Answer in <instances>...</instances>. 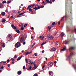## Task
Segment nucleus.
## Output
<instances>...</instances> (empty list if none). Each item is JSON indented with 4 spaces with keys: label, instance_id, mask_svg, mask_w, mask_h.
I'll return each mask as SVG.
<instances>
[{
    "label": "nucleus",
    "instance_id": "1",
    "mask_svg": "<svg viewBox=\"0 0 76 76\" xmlns=\"http://www.w3.org/2000/svg\"><path fill=\"white\" fill-rule=\"evenodd\" d=\"M20 43H19V42H17L15 45V47H16V48H19V47L20 46Z\"/></svg>",
    "mask_w": 76,
    "mask_h": 76
},
{
    "label": "nucleus",
    "instance_id": "2",
    "mask_svg": "<svg viewBox=\"0 0 76 76\" xmlns=\"http://www.w3.org/2000/svg\"><path fill=\"white\" fill-rule=\"evenodd\" d=\"M70 14L71 15V16L69 17V19L71 22H72V19H73V18H72V12H70Z\"/></svg>",
    "mask_w": 76,
    "mask_h": 76
},
{
    "label": "nucleus",
    "instance_id": "3",
    "mask_svg": "<svg viewBox=\"0 0 76 76\" xmlns=\"http://www.w3.org/2000/svg\"><path fill=\"white\" fill-rule=\"evenodd\" d=\"M76 48V47L75 46H69V50H75Z\"/></svg>",
    "mask_w": 76,
    "mask_h": 76
},
{
    "label": "nucleus",
    "instance_id": "4",
    "mask_svg": "<svg viewBox=\"0 0 76 76\" xmlns=\"http://www.w3.org/2000/svg\"><path fill=\"white\" fill-rule=\"evenodd\" d=\"M47 38H48L49 40H50V39H52L54 38V37L53 36H51L50 35V34H48L47 37Z\"/></svg>",
    "mask_w": 76,
    "mask_h": 76
},
{
    "label": "nucleus",
    "instance_id": "5",
    "mask_svg": "<svg viewBox=\"0 0 76 76\" xmlns=\"http://www.w3.org/2000/svg\"><path fill=\"white\" fill-rule=\"evenodd\" d=\"M64 43L65 44H68L69 43V41L65 40L64 41Z\"/></svg>",
    "mask_w": 76,
    "mask_h": 76
},
{
    "label": "nucleus",
    "instance_id": "6",
    "mask_svg": "<svg viewBox=\"0 0 76 76\" xmlns=\"http://www.w3.org/2000/svg\"><path fill=\"white\" fill-rule=\"evenodd\" d=\"M73 55H74V53H73V52L70 53V56L69 57V59H70V58H71V57H72V56H73Z\"/></svg>",
    "mask_w": 76,
    "mask_h": 76
},
{
    "label": "nucleus",
    "instance_id": "7",
    "mask_svg": "<svg viewBox=\"0 0 76 76\" xmlns=\"http://www.w3.org/2000/svg\"><path fill=\"white\" fill-rule=\"evenodd\" d=\"M53 62H51L50 63H49V67H52L53 65Z\"/></svg>",
    "mask_w": 76,
    "mask_h": 76
},
{
    "label": "nucleus",
    "instance_id": "8",
    "mask_svg": "<svg viewBox=\"0 0 76 76\" xmlns=\"http://www.w3.org/2000/svg\"><path fill=\"white\" fill-rule=\"evenodd\" d=\"M64 47L61 50V51H65L66 50V47L64 46Z\"/></svg>",
    "mask_w": 76,
    "mask_h": 76
},
{
    "label": "nucleus",
    "instance_id": "9",
    "mask_svg": "<svg viewBox=\"0 0 76 76\" xmlns=\"http://www.w3.org/2000/svg\"><path fill=\"white\" fill-rule=\"evenodd\" d=\"M56 49L55 48H53L51 49L50 51H56Z\"/></svg>",
    "mask_w": 76,
    "mask_h": 76
},
{
    "label": "nucleus",
    "instance_id": "10",
    "mask_svg": "<svg viewBox=\"0 0 76 76\" xmlns=\"http://www.w3.org/2000/svg\"><path fill=\"white\" fill-rule=\"evenodd\" d=\"M47 3H50V4H52V2L51 1H49V0H46Z\"/></svg>",
    "mask_w": 76,
    "mask_h": 76
},
{
    "label": "nucleus",
    "instance_id": "11",
    "mask_svg": "<svg viewBox=\"0 0 76 76\" xmlns=\"http://www.w3.org/2000/svg\"><path fill=\"white\" fill-rule=\"evenodd\" d=\"M15 32H17V33H18V34H20V31H19V30H17V29H16L15 30Z\"/></svg>",
    "mask_w": 76,
    "mask_h": 76
},
{
    "label": "nucleus",
    "instance_id": "12",
    "mask_svg": "<svg viewBox=\"0 0 76 76\" xmlns=\"http://www.w3.org/2000/svg\"><path fill=\"white\" fill-rule=\"evenodd\" d=\"M46 1H43L42 3H43V4H44V5H45L46 4H47V2Z\"/></svg>",
    "mask_w": 76,
    "mask_h": 76
},
{
    "label": "nucleus",
    "instance_id": "13",
    "mask_svg": "<svg viewBox=\"0 0 76 76\" xmlns=\"http://www.w3.org/2000/svg\"><path fill=\"white\" fill-rule=\"evenodd\" d=\"M18 75H20L21 74H22V71H19L18 72Z\"/></svg>",
    "mask_w": 76,
    "mask_h": 76
},
{
    "label": "nucleus",
    "instance_id": "14",
    "mask_svg": "<svg viewBox=\"0 0 76 76\" xmlns=\"http://www.w3.org/2000/svg\"><path fill=\"white\" fill-rule=\"evenodd\" d=\"M31 53H32V51L27 52L26 53V55H28V54H30Z\"/></svg>",
    "mask_w": 76,
    "mask_h": 76
},
{
    "label": "nucleus",
    "instance_id": "15",
    "mask_svg": "<svg viewBox=\"0 0 76 76\" xmlns=\"http://www.w3.org/2000/svg\"><path fill=\"white\" fill-rule=\"evenodd\" d=\"M51 73H53V72L51 71H49V75L50 76L51 75Z\"/></svg>",
    "mask_w": 76,
    "mask_h": 76
},
{
    "label": "nucleus",
    "instance_id": "16",
    "mask_svg": "<svg viewBox=\"0 0 76 76\" xmlns=\"http://www.w3.org/2000/svg\"><path fill=\"white\" fill-rule=\"evenodd\" d=\"M24 39V38L23 37H21L20 39V42H22L23 40Z\"/></svg>",
    "mask_w": 76,
    "mask_h": 76
},
{
    "label": "nucleus",
    "instance_id": "17",
    "mask_svg": "<svg viewBox=\"0 0 76 76\" xmlns=\"http://www.w3.org/2000/svg\"><path fill=\"white\" fill-rule=\"evenodd\" d=\"M2 16H4L6 15V13L4 12H3L1 13Z\"/></svg>",
    "mask_w": 76,
    "mask_h": 76
},
{
    "label": "nucleus",
    "instance_id": "18",
    "mask_svg": "<svg viewBox=\"0 0 76 76\" xmlns=\"http://www.w3.org/2000/svg\"><path fill=\"white\" fill-rule=\"evenodd\" d=\"M3 4H0V8H3Z\"/></svg>",
    "mask_w": 76,
    "mask_h": 76
},
{
    "label": "nucleus",
    "instance_id": "19",
    "mask_svg": "<svg viewBox=\"0 0 76 76\" xmlns=\"http://www.w3.org/2000/svg\"><path fill=\"white\" fill-rule=\"evenodd\" d=\"M39 38H41L42 40H43V39H44V36L42 37L41 36H40L39 37Z\"/></svg>",
    "mask_w": 76,
    "mask_h": 76
},
{
    "label": "nucleus",
    "instance_id": "20",
    "mask_svg": "<svg viewBox=\"0 0 76 76\" xmlns=\"http://www.w3.org/2000/svg\"><path fill=\"white\" fill-rule=\"evenodd\" d=\"M54 37H55V38H57V37H58V35H57V34H54Z\"/></svg>",
    "mask_w": 76,
    "mask_h": 76
},
{
    "label": "nucleus",
    "instance_id": "21",
    "mask_svg": "<svg viewBox=\"0 0 76 76\" xmlns=\"http://www.w3.org/2000/svg\"><path fill=\"white\" fill-rule=\"evenodd\" d=\"M37 67H38V66H34L33 67V70H35V69H36Z\"/></svg>",
    "mask_w": 76,
    "mask_h": 76
},
{
    "label": "nucleus",
    "instance_id": "22",
    "mask_svg": "<svg viewBox=\"0 0 76 76\" xmlns=\"http://www.w3.org/2000/svg\"><path fill=\"white\" fill-rule=\"evenodd\" d=\"M64 17L65 18L66 20H67V14H66V13L65 15L64 16Z\"/></svg>",
    "mask_w": 76,
    "mask_h": 76
},
{
    "label": "nucleus",
    "instance_id": "23",
    "mask_svg": "<svg viewBox=\"0 0 76 76\" xmlns=\"http://www.w3.org/2000/svg\"><path fill=\"white\" fill-rule=\"evenodd\" d=\"M32 68V66H30L28 68H27V69L28 70H29V69H31Z\"/></svg>",
    "mask_w": 76,
    "mask_h": 76
},
{
    "label": "nucleus",
    "instance_id": "24",
    "mask_svg": "<svg viewBox=\"0 0 76 76\" xmlns=\"http://www.w3.org/2000/svg\"><path fill=\"white\" fill-rule=\"evenodd\" d=\"M8 37L9 38H11L12 37V35H11V34H9L8 35Z\"/></svg>",
    "mask_w": 76,
    "mask_h": 76
},
{
    "label": "nucleus",
    "instance_id": "25",
    "mask_svg": "<svg viewBox=\"0 0 76 76\" xmlns=\"http://www.w3.org/2000/svg\"><path fill=\"white\" fill-rule=\"evenodd\" d=\"M28 63H28V64H30V63H31V60H28Z\"/></svg>",
    "mask_w": 76,
    "mask_h": 76
},
{
    "label": "nucleus",
    "instance_id": "26",
    "mask_svg": "<svg viewBox=\"0 0 76 76\" xmlns=\"http://www.w3.org/2000/svg\"><path fill=\"white\" fill-rule=\"evenodd\" d=\"M73 41L74 42H75V40H73V39H71L69 40V41Z\"/></svg>",
    "mask_w": 76,
    "mask_h": 76
},
{
    "label": "nucleus",
    "instance_id": "27",
    "mask_svg": "<svg viewBox=\"0 0 76 76\" xmlns=\"http://www.w3.org/2000/svg\"><path fill=\"white\" fill-rule=\"evenodd\" d=\"M60 35H61V37H64V34H63V33H61V34Z\"/></svg>",
    "mask_w": 76,
    "mask_h": 76
},
{
    "label": "nucleus",
    "instance_id": "28",
    "mask_svg": "<svg viewBox=\"0 0 76 76\" xmlns=\"http://www.w3.org/2000/svg\"><path fill=\"white\" fill-rule=\"evenodd\" d=\"M26 13V12H24L23 13H21V14H19V15H23V14H24V13Z\"/></svg>",
    "mask_w": 76,
    "mask_h": 76
},
{
    "label": "nucleus",
    "instance_id": "29",
    "mask_svg": "<svg viewBox=\"0 0 76 76\" xmlns=\"http://www.w3.org/2000/svg\"><path fill=\"white\" fill-rule=\"evenodd\" d=\"M2 46L3 47H4L6 46V45H5V43H3Z\"/></svg>",
    "mask_w": 76,
    "mask_h": 76
},
{
    "label": "nucleus",
    "instance_id": "30",
    "mask_svg": "<svg viewBox=\"0 0 76 76\" xmlns=\"http://www.w3.org/2000/svg\"><path fill=\"white\" fill-rule=\"evenodd\" d=\"M11 1H12L11 0L7 2V4H9L11 2Z\"/></svg>",
    "mask_w": 76,
    "mask_h": 76
},
{
    "label": "nucleus",
    "instance_id": "31",
    "mask_svg": "<svg viewBox=\"0 0 76 76\" xmlns=\"http://www.w3.org/2000/svg\"><path fill=\"white\" fill-rule=\"evenodd\" d=\"M20 59H21V58H20V57L18 58L17 59V61H18L20 60Z\"/></svg>",
    "mask_w": 76,
    "mask_h": 76
},
{
    "label": "nucleus",
    "instance_id": "32",
    "mask_svg": "<svg viewBox=\"0 0 76 76\" xmlns=\"http://www.w3.org/2000/svg\"><path fill=\"white\" fill-rule=\"evenodd\" d=\"M34 56H35L37 57L38 56V54H37V53H34Z\"/></svg>",
    "mask_w": 76,
    "mask_h": 76
},
{
    "label": "nucleus",
    "instance_id": "33",
    "mask_svg": "<svg viewBox=\"0 0 76 76\" xmlns=\"http://www.w3.org/2000/svg\"><path fill=\"white\" fill-rule=\"evenodd\" d=\"M4 3H6V1H3L2 2V4H4Z\"/></svg>",
    "mask_w": 76,
    "mask_h": 76
},
{
    "label": "nucleus",
    "instance_id": "34",
    "mask_svg": "<svg viewBox=\"0 0 76 76\" xmlns=\"http://www.w3.org/2000/svg\"><path fill=\"white\" fill-rule=\"evenodd\" d=\"M16 28H17V27L16 26H14L13 27V28L14 29H17Z\"/></svg>",
    "mask_w": 76,
    "mask_h": 76
},
{
    "label": "nucleus",
    "instance_id": "35",
    "mask_svg": "<svg viewBox=\"0 0 76 76\" xmlns=\"http://www.w3.org/2000/svg\"><path fill=\"white\" fill-rule=\"evenodd\" d=\"M33 9H34L35 10H37V7H35V8H33Z\"/></svg>",
    "mask_w": 76,
    "mask_h": 76
},
{
    "label": "nucleus",
    "instance_id": "36",
    "mask_svg": "<svg viewBox=\"0 0 76 76\" xmlns=\"http://www.w3.org/2000/svg\"><path fill=\"white\" fill-rule=\"evenodd\" d=\"M5 22H6V20L5 19L3 20L2 21V22L3 23Z\"/></svg>",
    "mask_w": 76,
    "mask_h": 76
},
{
    "label": "nucleus",
    "instance_id": "37",
    "mask_svg": "<svg viewBox=\"0 0 76 76\" xmlns=\"http://www.w3.org/2000/svg\"><path fill=\"white\" fill-rule=\"evenodd\" d=\"M11 60H12V61L14 62L15 61V59L14 58H12L11 59Z\"/></svg>",
    "mask_w": 76,
    "mask_h": 76
},
{
    "label": "nucleus",
    "instance_id": "38",
    "mask_svg": "<svg viewBox=\"0 0 76 76\" xmlns=\"http://www.w3.org/2000/svg\"><path fill=\"white\" fill-rule=\"evenodd\" d=\"M55 24H56V22H54L52 23V25H55Z\"/></svg>",
    "mask_w": 76,
    "mask_h": 76
},
{
    "label": "nucleus",
    "instance_id": "39",
    "mask_svg": "<svg viewBox=\"0 0 76 76\" xmlns=\"http://www.w3.org/2000/svg\"><path fill=\"white\" fill-rule=\"evenodd\" d=\"M26 63H28V60L27 59H26Z\"/></svg>",
    "mask_w": 76,
    "mask_h": 76
},
{
    "label": "nucleus",
    "instance_id": "40",
    "mask_svg": "<svg viewBox=\"0 0 76 76\" xmlns=\"http://www.w3.org/2000/svg\"><path fill=\"white\" fill-rule=\"evenodd\" d=\"M72 66L73 67L74 69H75V70H76V67H75L74 66V65H72Z\"/></svg>",
    "mask_w": 76,
    "mask_h": 76
},
{
    "label": "nucleus",
    "instance_id": "41",
    "mask_svg": "<svg viewBox=\"0 0 76 76\" xmlns=\"http://www.w3.org/2000/svg\"><path fill=\"white\" fill-rule=\"evenodd\" d=\"M21 30H23L24 29V28L23 27H21Z\"/></svg>",
    "mask_w": 76,
    "mask_h": 76
},
{
    "label": "nucleus",
    "instance_id": "42",
    "mask_svg": "<svg viewBox=\"0 0 76 76\" xmlns=\"http://www.w3.org/2000/svg\"><path fill=\"white\" fill-rule=\"evenodd\" d=\"M11 26L13 28L15 26V25H14V24H12V25H11Z\"/></svg>",
    "mask_w": 76,
    "mask_h": 76
},
{
    "label": "nucleus",
    "instance_id": "43",
    "mask_svg": "<svg viewBox=\"0 0 76 76\" xmlns=\"http://www.w3.org/2000/svg\"><path fill=\"white\" fill-rule=\"evenodd\" d=\"M14 58H17V56L15 55L14 57Z\"/></svg>",
    "mask_w": 76,
    "mask_h": 76
},
{
    "label": "nucleus",
    "instance_id": "44",
    "mask_svg": "<svg viewBox=\"0 0 76 76\" xmlns=\"http://www.w3.org/2000/svg\"><path fill=\"white\" fill-rule=\"evenodd\" d=\"M48 29H49V28H50V29H51V28H52V27H51V26L50 27V26H48Z\"/></svg>",
    "mask_w": 76,
    "mask_h": 76
},
{
    "label": "nucleus",
    "instance_id": "45",
    "mask_svg": "<svg viewBox=\"0 0 76 76\" xmlns=\"http://www.w3.org/2000/svg\"><path fill=\"white\" fill-rule=\"evenodd\" d=\"M32 10H32V9L31 8H30L29 9V11H32Z\"/></svg>",
    "mask_w": 76,
    "mask_h": 76
},
{
    "label": "nucleus",
    "instance_id": "46",
    "mask_svg": "<svg viewBox=\"0 0 76 76\" xmlns=\"http://www.w3.org/2000/svg\"><path fill=\"white\" fill-rule=\"evenodd\" d=\"M43 7H44V5H41V7H40V8H43Z\"/></svg>",
    "mask_w": 76,
    "mask_h": 76
},
{
    "label": "nucleus",
    "instance_id": "47",
    "mask_svg": "<svg viewBox=\"0 0 76 76\" xmlns=\"http://www.w3.org/2000/svg\"><path fill=\"white\" fill-rule=\"evenodd\" d=\"M57 43H58V41H57L55 42V44H57Z\"/></svg>",
    "mask_w": 76,
    "mask_h": 76
},
{
    "label": "nucleus",
    "instance_id": "48",
    "mask_svg": "<svg viewBox=\"0 0 76 76\" xmlns=\"http://www.w3.org/2000/svg\"><path fill=\"white\" fill-rule=\"evenodd\" d=\"M24 25V28H26V26H27V24H26Z\"/></svg>",
    "mask_w": 76,
    "mask_h": 76
},
{
    "label": "nucleus",
    "instance_id": "49",
    "mask_svg": "<svg viewBox=\"0 0 76 76\" xmlns=\"http://www.w3.org/2000/svg\"><path fill=\"white\" fill-rule=\"evenodd\" d=\"M33 76H38V74H35Z\"/></svg>",
    "mask_w": 76,
    "mask_h": 76
},
{
    "label": "nucleus",
    "instance_id": "50",
    "mask_svg": "<svg viewBox=\"0 0 76 76\" xmlns=\"http://www.w3.org/2000/svg\"><path fill=\"white\" fill-rule=\"evenodd\" d=\"M37 9H40V7L39 6H38L37 7Z\"/></svg>",
    "mask_w": 76,
    "mask_h": 76
},
{
    "label": "nucleus",
    "instance_id": "51",
    "mask_svg": "<svg viewBox=\"0 0 76 76\" xmlns=\"http://www.w3.org/2000/svg\"><path fill=\"white\" fill-rule=\"evenodd\" d=\"M9 61H10V59H8L7 60V63H9Z\"/></svg>",
    "mask_w": 76,
    "mask_h": 76
},
{
    "label": "nucleus",
    "instance_id": "52",
    "mask_svg": "<svg viewBox=\"0 0 76 76\" xmlns=\"http://www.w3.org/2000/svg\"><path fill=\"white\" fill-rule=\"evenodd\" d=\"M23 70H25V66H23Z\"/></svg>",
    "mask_w": 76,
    "mask_h": 76
},
{
    "label": "nucleus",
    "instance_id": "53",
    "mask_svg": "<svg viewBox=\"0 0 76 76\" xmlns=\"http://www.w3.org/2000/svg\"><path fill=\"white\" fill-rule=\"evenodd\" d=\"M29 8H30V7L29 6H28L27 9V10H28V9H29Z\"/></svg>",
    "mask_w": 76,
    "mask_h": 76
},
{
    "label": "nucleus",
    "instance_id": "54",
    "mask_svg": "<svg viewBox=\"0 0 76 76\" xmlns=\"http://www.w3.org/2000/svg\"><path fill=\"white\" fill-rule=\"evenodd\" d=\"M35 44L34 43L33 44V45H32V47H34V46L35 45Z\"/></svg>",
    "mask_w": 76,
    "mask_h": 76
},
{
    "label": "nucleus",
    "instance_id": "55",
    "mask_svg": "<svg viewBox=\"0 0 76 76\" xmlns=\"http://www.w3.org/2000/svg\"><path fill=\"white\" fill-rule=\"evenodd\" d=\"M10 64H7V66L8 67H10Z\"/></svg>",
    "mask_w": 76,
    "mask_h": 76
},
{
    "label": "nucleus",
    "instance_id": "56",
    "mask_svg": "<svg viewBox=\"0 0 76 76\" xmlns=\"http://www.w3.org/2000/svg\"><path fill=\"white\" fill-rule=\"evenodd\" d=\"M25 44H26V42H24L23 43V45H25Z\"/></svg>",
    "mask_w": 76,
    "mask_h": 76
},
{
    "label": "nucleus",
    "instance_id": "57",
    "mask_svg": "<svg viewBox=\"0 0 76 76\" xmlns=\"http://www.w3.org/2000/svg\"><path fill=\"white\" fill-rule=\"evenodd\" d=\"M38 6H38V5L37 4L36 5H35V7H37Z\"/></svg>",
    "mask_w": 76,
    "mask_h": 76
},
{
    "label": "nucleus",
    "instance_id": "58",
    "mask_svg": "<svg viewBox=\"0 0 76 76\" xmlns=\"http://www.w3.org/2000/svg\"><path fill=\"white\" fill-rule=\"evenodd\" d=\"M20 16H19V15H18V16H17L16 18H20Z\"/></svg>",
    "mask_w": 76,
    "mask_h": 76
},
{
    "label": "nucleus",
    "instance_id": "59",
    "mask_svg": "<svg viewBox=\"0 0 76 76\" xmlns=\"http://www.w3.org/2000/svg\"><path fill=\"white\" fill-rule=\"evenodd\" d=\"M30 7H32V4H30V5L29 6Z\"/></svg>",
    "mask_w": 76,
    "mask_h": 76
},
{
    "label": "nucleus",
    "instance_id": "60",
    "mask_svg": "<svg viewBox=\"0 0 76 76\" xmlns=\"http://www.w3.org/2000/svg\"><path fill=\"white\" fill-rule=\"evenodd\" d=\"M60 24V21H59L58 23V25H59Z\"/></svg>",
    "mask_w": 76,
    "mask_h": 76
},
{
    "label": "nucleus",
    "instance_id": "61",
    "mask_svg": "<svg viewBox=\"0 0 76 76\" xmlns=\"http://www.w3.org/2000/svg\"><path fill=\"white\" fill-rule=\"evenodd\" d=\"M1 69H4V67L3 66H2L1 67Z\"/></svg>",
    "mask_w": 76,
    "mask_h": 76
},
{
    "label": "nucleus",
    "instance_id": "62",
    "mask_svg": "<svg viewBox=\"0 0 76 76\" xmlns=\"http://www.w3.org/2000/svg\"><path fill=\"white\" fill-rule=\"evenodd\" d=\"M5 12H8V11L6 9V10H5Z\"/></svg>",
    "mask_w": 76,
    "mask_h": 76
},
{
    "label": "nucleus",
    "instance_id": "63",
    "mask_svg": "<svg viewBox=\"0 0 76 76\" xmlns=\"http://www.w3.org/2000/svg\"><path fill=\"white\" fill-rule=\"evenodd\" d=\"M31 28L32 29H34V28L33 27H31Z\"/></svg>",
    "mask_w": 76,
    "mask_h": 76
},
{
    "label": "nucleus",
    "instance_id": "64",
    "mask_svg": "<svg viewBox=\"0 0 76 76\" xmlns=\"http://www.w3.org/2000/svg\"><path fill=\"white\" fill-rule=\"evenodd\" d=\"M54 63H55V64H56V63H57V61H55Z\"/></svg>",
    "mask_w": 76,
    "mask_h": 76
}]
</instances>
